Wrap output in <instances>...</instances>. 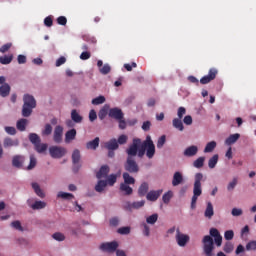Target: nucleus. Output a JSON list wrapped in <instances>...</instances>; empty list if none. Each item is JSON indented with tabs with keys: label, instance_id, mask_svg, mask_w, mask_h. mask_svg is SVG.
Returning a JSON list of instances; mask_svg holds the SVG:
<instances>
[{
	"label": "nucleus",
	"instance_id": "obj_1",
	"mask_svg": "<svg viewBox=\"0 0 256 256\" xmlns=\"http://www.w3.org/2000/svg\"><path fill=\"white\" fill-rule=\"evenodd\" d=\"M127 159L124 163V169L128 173H139V164L135 161L134 157H139V159H143L148 157V159H153L155 157V144L151 139V136H147L146 139L141 142L140 138H134L132 143L126 149Z\"/></svg>",
	"mask_w": 256,
	"mask_h": 256
},
{
	"label": "nucleus",
	"instance_id": "obj_60",
	"mask_svg": "<svg viewBox=\"0 0 256 256\" xmlns=\"http://www.w3.org/2000/svg\"><path fill=\"white\" fill-rule=\"evenodd\" d=\"M44 25L46 27H53V18L51 16H48L44 19Z\"/></svg>",
	"mask_w": 256,
	"mask_h": 256
},
{
	"label": "nucleus",
	"instance_id": "obj_51",
	"mask_svg": "<svg viewBox=\"0 0 256 256\" xmlns=\"http://www.w3.org/2000/svg\"><path fill=\"white\" fill-rule=\"evenodd\" d=\"M128 139H129V137H127V135L122 134L118 137V140H116V141H117L118 145H125V143H127Z\"/></svg>",
	"mask_w": 256,
	"mask_h": 256
},
{
	"label": "nucleus",
	"instance_id": "obj_42",
	"mask_svg": "<svg viewBox=\"0 0 256 256\" xmlns=\"http://www.w3.org/2000/svg\"><path fill=\"white\" fill-rule=\"evenodd\" d=\"M29 141H31L33 145H37L38 143H41V138L39 137V135L31 133L29 134Z\"/></svg>",
	"mask_w": 256,
	"mask_h": 256
},
{
	"label": "nucleus",
	"instance_id": "obj_54",
	"mask_svg": "<svg viewBox=\"0 0 256 256\" xmlns=\"http://www.w3.org/2000/svg\"><path fill=\"white\" fill-rule=\"evenodd\" d=\"M52 237L55 239V241H65V235H63L61 232L54 233Z\"/></svg>",
	"mask_w": 256,
	"mask_h": 256
},
{
	"label": "nucleus",
	"instance_id": "obj_33",
	"mask_svg": "<svg viewBox=\"0 0 256 256\" xmlns=\"http://www.w3.org/2000/svg\"><path fill=\"white\" fill-rule=\"evenodd\" d=\"M57 197L66 201H71V199H75V196L73 194L67 192H58Z\"/></svg>",
	"mask_w": 256,
	"mask_h": 256
},
{
	"label": "nucleus",
	"instance_id": "obj_45",
	"mask_svg": "<svg viewBox=\"0 0 256 256\" xmlns=\"http://www.w3.org/2000/svg\"><path fill=\"white\" fill-rule=\"evenodd\" d=\"M107 111H109V105H105L98 113V117L99 119H101V121H103V119H105V117H107Z\"/></svg>",
	"mask_w": 256,
	"mask_h": 256
},
{
	"label": "nucleus",
	"instance_id": "obj_35",
	"mask_svg": "<svg viewBox=\"0 0 256 256\" xmlns=\"http://www.w3.org/2000/svg\"><path fill=\"white\" fill-rule=\"evenodd\" d=\"M215 147H217V142L211 141L208 142L204 148V153H213L215 150Z\"/></svg>",
	"mask_w": 256,
	"mask_h": 256
},
{
	"label": "nucleus",
	"instance_id": "obj_49",
	"mask_svg": "<svg viewBox=\"0 0 256 256\" xmlns=\"http://www.w3.org/2000/svg\"><path fill=\"white\" fill-rule=\"evenodd\" d=\"M105 103V96H98L92 99V105H103Z\"/></svg>",
	"mask_w": 256,
	"mask_h": 256
},
{
	"label": "nucleus",
	"instance_id": "obj_58",
	"mask_svg": "<svg viewBox=\"0 0 256 256\" xmlns=\"http://www.w3.org/2000/svg\"><path fill=\"white\" fill-rule=\"evenodd\" d=\"M5 131L8 135H16L17 134V129H15V127L6 126Z\"/></svg>",
	"mask_w": 256,
	"mask_h": 256
},
{
	"label": "nucleus",
	"instance_id": "obj_32",
	"mask_svg": "<svg viewBox=\"0 0 256 256\" xmlns=\"http://www.w3.org/2000/svg\"><path fill=\"white\" fill-rule=\"evenodd\" d=\"M32 189L35 191L38 197H41V199L45 197V193H43V190H41V187L39 186V184H37V182L32 183Z\"/></svg>",
	"mask_w": 256,
	"mask_h": 256
},
{
	"label": "nucleus",
	"instance_id": "obj_44",
	"mask_svg": "<svg viewBox=\"0 0 256 256\" xmlns=\"http://www.w3.org/2000/svg\"><path fill=\"white\" fill-rule=\"evenodd\" d=\"M53 133V126L51 124H46L44 127V130L42 131L43 137H48V135H51Z\"/></svg>",
	"mask_w": 256,
	"mask_h": 256
},
{
	"label": "nucleus",
	"instance_id": "obj_38",
	"mask_svg": "<svg viewBox=\"0 0 256 256\" xmlns=\"http://www.w3.org/2000/svg\"><path fill=\"white\" fill-rule=\"evenodd\" d=\"M11 61H13V54H10L8 56L5 55V56L0 57L1 65H9V63H11Z\"/></svg>",
	"mask_w": 256,
	"mask_h": 256
},
{
	"label": "nucleus",
	"instance_id": "obj_11",
	"mask_svg": "<svg viewBox=\"0 0 256 256\" xmlns=\"http://www.w3.org/2000/svg\"><path fill=\"white\" fill-rule=\"evenodd\" d=\"M163 194V190H152L150 192L147 193L146 195V199L148 201H157V199H159V197H161V195Z\"/></svg>",
	"mask_w": 256,
	"mask_h": 256
},
{
	"label": "nucleus",
	"instance_id": "obj_7",
	"mask_svg": "<svg viewBox=\"0 0 256 256\" xmlns=\"http://www.w3.org/2000/svg\"><path fill=\"white\" fill-rule=\"evenodd\" d=\"M118 248L119 243L117 241L105 242L99 247L100 251H104L105 253H115Z\"/></svg>",
	"mask_w": 256,
	"mask_h": 256
},
{
	"label": "nucleus",
	"instance_id": "obj_3",
	"mask_svg": "<svg viewBox=\"0 0 256 256\" xmlns=\"http://www.w3.org/2000/svg\"><path fill=\"white\" fill-rule=\"evenodd\" d=\"M203 181V173L198 172L194 176V187L193 196L191 200V209H197V199L203 194V189L201 188V182Z\"/></svg>",
	"mask_w": 256,
	"mask_h": 256
},
{
	"label": "nucleus",
	"instance_id": "obj_50",
	"mask_svg": "<svg viewBox=\"0 0 256 256\" xmlns=\"http://www.w3.org/2000/svg\"><path fill=\"white\" fill-rule=\"evenodd\" d=\"M246 251H256V240L250 241L246 244Z\"/></svg>",
	"mask_w": 256,
	"mask_h": 256
},
{
	"label": "nucleus",
	"instance_id": "obj_18",
	"mask_svg": "<svg viewBox=\"0 0 256 256\" xmlns=\"http://www.w3.org/2000/svg\"><path fill=\"white\" fill-rule=\"evenodd\" d=\"M141 207H145V200H141V201H136V202H128L126 209H129V211H131V209H141Z\"/></svg>",
	"mask_w": 256,
	"mask_h": 256
},
{
	"label": "nucleus",
	"instance_id": "obj_41",
	"mask_svg": "<svg viewBox=\"0 0 256 256\" xmlns=\"http://www.w3.org/2000/svg\"><path fill=\"white\" fill-rule=\"evenodd\" d=\"M37 167V158H35V155H30V163L27 166V171H31Z\"/></svg>",
	"mask_w": 256,
	"mask_h": 256
},
{
	"label": "nucleus",
	"instance_id": "obj_4",
	"mask_svg": "<svg viewBox=\"0 0 256 256\" xmlns=\"http://www.w3.org/2000/svg\"><path fill=\"white\" fill-rule=\"evenodd\" d=\"M23 107H22V116L23 117H31V113H33V109L37 107V101L35 97L30 94H25L23 96Z\"/></svg>",
	"mask_w": 256,
	"mask_h": 256
},
{
	"label": "nucleus",
	"instance_id": "obj_53",
	"mask_svg": "<svg viewBox=\"0 0 256 256\" xmlns=\"http://www.w3.org/2000/svg\"><path fill=\"white\" fill-rule=\"evenodd\" d=\"M234 249L233 243L231 242H226L223 248V251L225 253H231Z\"/></svg>",
	"mask_w": 256,
	"mask_h": 256
},
{
	"label": "nucleus",
	"instance_id": "obj_14",
	"mask_svg": "<svg viewBox=\"0 0 256 256\" xmlns=\"http://www.w3.org/2000/svg\"><path fill=\"white\" fill-rule=\"evenodd\" d=\"M199 153V148L195 145L189 146L184 150V157H195Z\"/></svg>",
	"mask_w": 256,
	"mask_h": 256
},
{
	"label": "nucleus",
	"instance_id": "obj_36",
	"mask_svg": "<svg viewBox=\"0 0 256 256\" xmlns=\"http://www.w3.org/2000/svg\"><path fill=\"white\" fill-rule=\"evenodd\" d=\"M71 119H72V121H74V123H81L83 121V116H80L77 113V110L73 109L71 111Z\"/></svg>",
	"mask_w": 256,
	"mask_h": 256
},
{
	"label": "nucleus",
	"instance_id": "obj_57",
	"mask_svg": "<svg viewBox=\"0 0 256 256\" xmlns=\"http://www.w3.org/2000/svg\"><path fill=\"white\" fill-rule=\"evenodd\" d=\"M118 233H120V235H129V233H131V228L121 227L118 229Z\"/></svg>",
	"mask_w": 256,
	"mask_h": 256
},
{
	"label": "nucleus",
	"instance_id": "obj_22",
	"mask_svg": "<svg viewBox=\"0 0 256 256\" xmlns=\"http://www.w3.org/2000/svg\"><path fill=\"white\" fill-rule=\"evenodd\" d=\"M241 137V134L236 133V134H231L226 140L225 144L226 145H233L239 141V138Z\"/></svg>",
	"mask_w": 256,
	"mask_h": 256
},
{
	"label": "nucleus",
	"instance_id": "obj_6",
	"mask_svg": "<svg viewBox=\"0 0 256 256\" xmlns=\"http://www.w3.org/2000/svg\"><path fill=\"white\" fill-rule=\"evenodd\" d=\"M176 243L179 247H186L190 241V237L187 234H183L179 228L176 229L175 235Z\"/></svg>",
	"mask_w": 256,
	"mask_h": 256
},
{
	"label": "nucleus",
	"instance_id": "obj_64",
	"mask_svg": "<svg viewBox=\"0 0 256 256\" xmlns=\"http://www.w3.org/2000/svg\"><path fill=\"white\" fill-rule=\"evenodd\" d=\"M97 119V112H95L94 109L90 110V113H89V120L91 122L95 121Z\"/></svg>",
	"mask_w": 256,
	"mask_h": 256
},
{
	"label": "nucleus",
	"instance_id": "obj_40",
	"mask_svg": "<svg viewBox=\"0 0 256 256\" xmlns=\"http://www.w3.org/2000/svg\"><path fill=\"white\" fill-rule=\"evenodd\" d=\"M205 165V157H199L193 162V167L196 169H201Z\"/></svg>",
	"mask_w": 256,
	"mask_h": 256
},
{
	"label": "nucleus",
	"instance_id": "obj_24",
	"mask_svg": "<svg viewBox=\"0 0 256 256\" xmlns=\"http://www.w3.org/2000/svg\"><path fill=\"white\" fill-rule=\"evenodd\" d=\"M11 93V86L9 84H3L0 86V95L2 97H9Z\"/></svg>",
	"mask_w": 256,
	"mask_h": 256
},
{
	"label": "nucleus",
	"instance_id": "obj_62",
	"mask_svg": "<svg viewBox=\"0 0 256 256\" xmlns=\"http://www.w3.org/2000/svg\"><path fill=\"white\" fill-rule=\"evenodd\" d=\"M57 23H58V25H63V26L67 25V17L59 16L57 18Z\"/></svg>",
	"mask_w": 256,
	"mask_h": 256
},
{
	"label": "nucleus",
	"instance_id": "obj_59",
	"mask_svg": "<svg viewBox=\"0 0 256 256\" xmlns=\"http://www.w3.org/2000/svg\"><path fill=\"white\" fill-rule=\"evenodd\" d=\"M187 113V109H185V107H179L178 108V119H183V116Z\"/></svg>",
	"mask_w": 256,
	"mask_h": 256
},
{
	"label": "nucleus",
	"instance_id": "obj_10",
	"mask_svg": "<svg viewBox=\"0 0 256 256\" xmlns=\"http://www.w3.org/2000/svg\"><path fill=\"white\" fill-rule=\"evenodd\" d=\"M53 140L56 143H61V141H63V127L62 126L58 125L55 127Z\"/></svg>",
	"mask_w": 256,
	"mask_h": 256
},
{
	"label": "nucleus",
	"instance_id": "obj_39",
	"mask_svg": "<svg viewBox=\"0 0 256 256\" xmlns=\"http://www.w3.org/2000/svg\"><path fill=\"white\" fill-rule=\"evenodd\" d=\"M158 219L159 215L155 213L146 218V223H148V225H155Z\"/></svg>",
	"mask_w": 256,
	"mask_h": 256
},
{
	"label": "nucleus",
	"instance_id": "obj_26",
	"mask_svg": "<svg viewBox=\"0 0 256 256\" xmlns=\"http://www.w3.org/2000/svg\"><path fill=\"white\" fill-rule=\"evenodd\" d=\"M107 187V181L105 180H99L95 186V191L97 193H103L105 191V188Z\"/></svg>",
	"mask_w": 256,
	"mask_h": 256
},
{
	"label": "nucleus",
	"instance_id": "obj_12",
	"mask_svg": "<svg viewBox=\"0 0 256 256\" xmlns=\"http://www.w3.org/2000/svg\"><path fill=\"white\" fill-rule=\"evenodd\" d=\"M104 147L108 151H117V149H119V143L117 142V139L112 138L108 142H105Z\"/></svg>",
	"mask_w": 256,
	"mask_h": 256
},
{
	"label": "nucleus",
	"instance_id": "obj_17",
	"mask_svg": "<svg viewBox=\"0 0 256 256\" xmlns=\"http://www.w3.org/2000/svg\"><path fill=\"white\" fill-rule=\"evenodd\" d=\"M183 183V174L181 172H175L172 178L173 187H177Z\"/></svg>",
	"mask_w": 256,
	"mask_h": 256
},
{
	"label": "nucleus",
	"instance_id": "obj_21",
	"mask_svg": "<svg viewBox=\"0 0 256 256\" xmlns=\"http://www.w3.org/2000/svg\"><path fill=\"white\" fill-rule=\"evenodd\" d=\"M149 193V184L147 182H143L138 188V195L140 197H145Z\"/></svg>",
	"mask_w": 256,
	"mask_h": 256
},
{
	"label": "nucleus",
	"instance_id": "obj_46",
	"mask_svg": "<svg viewBox=\"0 0 256 256\" xmlns=\"http://www.w3.org/2000/svg\"><path fill=\"white\" fill-rule=\"evenodd\" d=\"M34 147L37 153H45L47 151V144H41V142H38Z\"/></svg>",
	"mask_w": 256,
	"mask_h": 256
},
{
	"label": "nucleus",
	"instance_id": "obj_48",
	"mask_svg": "<svg viewBox=\"0 0 256 256\" xmlns=\"http://www.w3.org/2000/svg\"><path fill=\"white\" fill-rule=\"evenodd\" d=\"M102 75H109L111 73V66L109 64H104L100 69Z\"/></svg>",
	"mask_w": 256,
	"mask_h": 256
},
{
	"label": "nucleus",
	"instance_id": "obj_8",
	"mask_svg": "<svg viewBox=\"0 0 256 256\" xmlns=\"http://www.w3.org/2000/svg\"><path fill=\"white\" fill-rule=\"evenodd\" d=\"M217 71L216 68H211L208 72V74L200 79L201 85H207V83H211V81H214L217 77Z\"/></svg>",
	"mask_w": 256,
	"mask_h": 256
},
{
	"label": "nucleus",
	"instance_id": "obj_28",
	"mask_svg": "<svg viewBox=\"0 0 256 256\" xmlns=\"http://www.w3.org/2000/svg\"><path fill=\"white\" fill-rule=\"evenodd\" d=\"M79 161H81V151L75 149L72 153V163L73 165H78Z\"/></svg>",
	"mask_w": 256,
	"mask_h": 256
},
{
	"label": "nucleus",
	"instance_id": "obj_13",
	"mask_svg": "<svg viewBox=\"0 0 256 256\" xmlns=\"http://www.w3.org/2000/svg\"><path fill=\"white\" fill-rule=\"evenodd\" d=\"M23 163H25V156L15 155L12 159V165L17 169H21L23 167Z\"/></svg>",
	"mask_w": 256,
	"mask_h": 256
},
{
	"label": "nucleus",
	"instance_id": "obj_43",
	"mask_svg": "<svg viewBox=\"0 0 256 256\" xmlns=\"http://www.w3.org/2000/svg\"><path fill=\"white\" fill-rule=\"evenodd\" d=\"M105 181L107 185H109L110 187H113L117 183V175L111 174Z\"/></svg>",
	"mask_w": 256,
	"mask_h": 256
},
{
	"label": "nucleus",
	"instance_id": "obj_9",
	"mask_svg": "<svg viewBox=\"0 0 256 256\" xmlns=\"http://www.w3.org/2000/svg\"><path fill=\"white\" fill-rule=\"evenodd\" d=\"M108 115L112 119H116V121H119V119H124L125 117L123 110L117 107L109 109Z\"/></svg>",
	"mask_w": 256,
	"mask_h": 256
},
{
	"label": "nucleus",
	"instance_id": "obj_5",
	"mask_svg": "<svg viewBox=\"0 0 256 256\" xmlns=\"http://www.w3.org/2000/svg\"><path fill=\"white\" fill-rule=\"evenodd\" d=\"M49 153L52 159H61L67 155V149L61 146H52L49 148Z\"/></svg>",
	"mask_w": 256,
	"mask_h": 256
},
{
	"label": "nucleus",
	"instance_id": "obj_2",
	"mask_svg": "<svg viewBox=\"0 0 256 256\" xmlns=\"http://www.w3.org/2000/svg\"><path fill=\"white\" fill-rule=\"evenodd\" d=\"M209 233L210 235H206L202 239L203 251L206 256H215V254H213L215 245L216 247L223 245V236H221L217 228H211Z\"/></svg>",
	"mask_w": 256,
	"mask_h": 256
},
{
	"label": "nucleus",
	"instance_id": "obj_61",
	"mask_svg": "<svg viewBox=\"0 0 256 256\" xmlns=\"http://www.w3.org/2000/svg\"><path fill=\"white\" fill-rule=\"evenodd\" d=\"M80 59L82 61H87V59H91V53L87 51L82 52L80 55Z\"/></svg>",
	"mask_w": 256,
	"mask_h": 256
},
{
	"label": "nucleus",
	"instance_id": "obj_30",
	"mask_svg": "<svg viewBox=\"0 0 256 256\" xmlns=\"http://www.w3.org/2000/svg\"><path fill=\"white\" fill-rule=\"evenodd\" d=\"M45 207H47V203H45L41 200L35 201L31 205V209H33L34 211H38L39 209H45Z\"/></svg>",
	"mask_w": 256,
	"mask_h": 256
},
{
	"label": "nucleus",
	"instance_id": "obj_56",
	"mask_svg": "<svg viewBox=\"0 0 256 256\" xmlns=\"http://www.w3.org/2000/svg\"><path fill=\"white\" fill-rule=\"evenodd\" d=\"M11 227L16 229L17 231H23V226H21V222L19 220L13 221L11 223Z\"/></svg>",
	"mask_w": 256,
	"mask_h": 256
},
{
	"label": "nucleus",
	"instance_id": "obj_55",
	"mask_svg": "<svg viewBox=\"0 0 256 256\" xmlns=\"http://www.w3.org/2000/svg\"><path fill=\"white\" fill-rule=\"evenodd\" d=\"M165 141H167V138L165 137V135H162L158 141H157V148L158 149H163V145H165Z\"/></svg>",
	"mask_w": 256,
	"mask_h": 256
},
{
	"label": "nucleus",
	"instance_id": "obj_25",
	"mask_svg": "<svg viewBox=\"0 0 256 256\" xmlns=\"http://www.w3.org/2000/svg\"><path fill=\"white\" fill-rule=\"evenodd\" d=\"M172 125L174 129H177L178 131H183L185 129V126H183V121L181 118H174L172 121Z\"/></svg>",
	"mask_w": 256,
	"mask_h": 256
},
{
	"label": "nucleus",
	"instance_id": "obj_16",
	"mask_svg": "<svg viewBox=\"0 0 256 256\" xmlns=\"http://www.w3.org/2000/svg\"><path fill=\"white\" fill-rule=\"evenodd\" d=\"M110 168L107 165L101 166L99 171L96 173L97 179H105L109 175Z\"/></svg>",
	"mask_w": 256,
	"mask_h": 256
},
{
	"label": "nucleus",
	"instance_id": "obj_37",
	"mask_svg": "<svg viewBox=\"0 0 256 256\" xmlns=\"http://www.w3.org/2000/svg\"><path fill=\"white\" fill-rule=\"evenodd\" d=\"M237 183H239V180L237 179V177L233 178L232 181L229 182L227 185V191H229V193L233 192L237 187Z\"/></svg>",
	"mask_w": 256,
	"mask_h": 256
},
{
	"label": "nucleus",
	"instance_id": "obj_47",
	"mask_svg": "<svg viewBox=\"0 0 256 256\" xmlns=\"http://www.w3.org/2000/svg\"><path fill=\"white\" fill-rule=\"evenodd\" d=\"M172 198H173V192L172 191L166 192L162 196L163 203H165L167 205L169 203V201H171Z\"/></svg>",
	"mask_w": 256,
	"mask_h": 256
},
{
	"label": "nucleus",
	"instance_id": "obj_31",
	"mask_svg": "<svg viewBox=\"0 0 256 256\" xmlns=\"http://www.w3.org/2000/svg\"><path fill=\"white\" fill-rule=\"evenodd\" d=\"M217 163H219V155L215 154L208 161L209 169H215V167L217 166Z\"/></svg>",
	"mask_w": 256,
	"mask_h": 256
},
{
	"label": "nucleus",
	"instance_id": "obj_20",
	"mask_svg": "<svg viewBox=\"0 0 256 256\" xmlns=\"http://www.w3.org/2000/svg\"><path fill=\"white\" fill-rule=\"evenodd\" d=\"M75 137H77V130H75V128L67 131L65 134V143H71V141H74Z\"/></svg>",
	"mask_w": 256,
	"mask_h": 256
},
{
	"label": "nucleus",
	"instance_id": "obj_19",
	"mask_svg": "<svg viewBox=\"0 0 256 256\" xmlns=\"http://www.w3.org/2000/svg\"><path fill=\"white\" fill-rule=\"evenodd\" d=\"M3 145H4L5 148H7V147H17V146H19V140L6 137L4 139Z\"/></svg>",
	"mask_w": 256,
	"mask_h": 256
},
{
	"label": "nucleus",
	"instance_id": "obj_63",
	"mask_svg": "<svg viewBox=\"0 0 256 256\" xmlns=\"http://www.w3.org/2000/svg\"><path fill=\"white\" fill-rule=\"evenodd\" d=\"M12 47L11 43H7L4 44L1 48H0V53H7V51H9Z\"/></svg>",
	"mask_w": 256,
	"mask_h": 256
},
{
	"label": "nucleus",
	"instance_id": "obj_15",
	"mask_svg": "<svg viewBox=\"0 0 256 256\" xmlns=\"http://www.w3.org/2000/svg\"><path fill=\"white\" fill-rule=\"evenodd\" d=\"M213 215H215V209L213 208V203L207 202L206 209L204 211V217L206 219H213Z\"/></svg>",
	"mask_w": 256,
	"mask_h": 256
},
{
	"label": "nucleus",
	"instance_id": "obj_27",
	"mask_svg": "<svg viewBox=\"0 0 256 256\" xmlns=\"http://www.w3.org/2000/svg\"><path fill=\"white\" fill-rule=\"evenodd\" d=\"M97 147H99V137H96L94 140L86 143V149H91L92 151H95Z\"/></svg>",
	"mask_w": 256,
	"mask_h": 256
},
{
	"label": "nucleus",
	"instance_id": "obj_52",
	"mask_svg": "<svg viewBox=\"0 0 256 256\" xmlns=\"http://www.w3.org/2000/svg\"><path fill=\"white\" fill-rule=\"evenodd\" d=\"M234 237H235V232H233V230H227L224 233V238L226 239V241H231Z\"/></svg>",
	"mask_w": 256,
	"mask_h": 256
},
{
	"label": "nucleus",
	"instance_id": "obj_29",
	"mask_svg": "<svg viewBox=\"0 0 256 256\" xmlns=\"http://www.w3.org/2000/svg\"><path fill=\"white\" fill-rule=\"evenodd\" d=\"M120 191L124 193V195H133V188L129 186V184H120Z\"/></svg>",
	"mask_w": 256,
	"mask_h": 256
},
{
	"label": "nucleus",
	"instance_id": "obj_23",
	"mask_svg": "<svg viewBox=\"0 0 256 256\" xmlns=\"http://www.w3.org/2000/svg\"><path fill=\"white\" fill-rule=\"evenodd\" d=\"M123 180H124V184L125 185H135V178H133L129 172H124L122 174Z\"/></svg>",
	"mask_w": 256,
	"mask_h": 256
},
{
	"label": "nucleus",
	"instance_id": "obj_34",
	"mask_svg": "<svg viewBox=\"0 0 256 256\" xmlns=\"http://www.w3.org/2000/svg\"><path fill=\"white\" fill-rule=\"evenodd\" d=\"M16 127L18 131H25V129H27V119L22 118L18 120L16 123Z\"/></svg>",
	"mask_w": 256,
	"mask_h": 256
}]
</instances>
